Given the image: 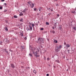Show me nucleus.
Wrapping results in <instances>:
<instances>
[{"instance_id": "obj_1", "label": "nucleus", "mask_w": 76, "mask_h": 76, "mask_svg": "<svg viewBox=\"0 0 76 76\" xmlns=\"http://www.w3.org/2000/svg\"><path fill=\"white\" fill-rule=\"evenodd\" d=\"M28 4H29L30 6L31 7V8H33L34 6V4H32V2L31 1H29V2H28Z\"/></svg>"}, {"instance_id": "obj_2", "label": "nucleus", "mask_w": 76, "mask_h": 76, "mask_svg": "<svg viewBox=\"0 0 76 76\" xmlns=\"http://www.w3.org/2000/svg\"><path fill=\"white\" fill-rule=\"evenodd\" d=\"M38 40L39 41V42L40 43H44V39H42V38H40L39 37V38L38 39Z\"/></svg>"}, {"instance_id": "obj_3", "label": "nucleus", "mask_w": 76, "mask_h": 76, "mask_svg": "<svg viewBox=\"0 0 76 76\" xmlns=\"http://www.w3.org/2000/svg\"><path fill=\"white\" fill-rule=\"evenodd\" d=\"M34 56H36V57H39V55H38V53L37 52V51L35 53H34Z\"/></svg>"}, {"instance_id": "obj_4", "label": "nucleus", "mask_w": 76, "mask_h": 76, "mask_svg": "<svg viewBox=\"0 0 76 76\" xmlns=\"http://www.w3.org/2000/svg\"><path fill=\"white\" fill-rule=\"evenodd\" d=\"M23 32L22 31H21L19 33L20 35V36H21V37H22L23 35Z\"/></svg>"}, {"instance_id": "obj_5", "label": "nucleus", "mask_w": 76, "mask_h": 76, "mask_svg": "<svg viewBox=\"0 0 76 76\" xmlns=\"http://www.w3.org/2000/svg\"><path fill=\"white\" fill-rule=\"evenodd\" d=\"M70 45H69V44H67L65 46L67 48H68L69 47H70Z\"/></svg>"}, {"instance_id": "obj_6", "label": "nucleus", "mask_w": 76, "mask_h": 76, "mask_svg": "<svg viewBox=\"0 0 76 76\" xmlns=\"http://www.w3.org/2000/svg\"><path fill=\"white\" fill-rule=\"evenodd\" d=\"M59 51H60V50H59L58 49V48H56L55 49V52H59Z\"/></svg>"}, {"instance_id": "obj_7", "label": "nucleus", "mask_w": 76, "mask_h": 76, "mask_svg": "<svg viewBox=\"0 0 76 76\" xmlns=\"http://www.w3.org/2000/svg\"><path fill=\"white\" fill-rule=\"evenodd\" d=\"M11 66L12 68H15V66L14 64H11Z\"/></svg>"}, {"instance_id": "obj_8", "label": "nucleus", "mask_w": 76, "mask_h": 76, "mask_svg": "<svg viewBox=\"0 0 76 76\" xmlns=\"http://www.w3.org/2000/svg\"><path fill=\"white\" fill-rule=\"evenodd\" d=\"M29 27L30 28V29L31 30V31H32V27L31 26V23H29Z\"/></svg>"}, {"instance_id": "obj_9", "label": "nucleus", "mask_w": 76, "mask_h": 76, "mask_svg": "<svg viewBox=\"0 0 76 76\" xmlns=\"http://www.w3.org/2000/svg\"><path fill=\"white\" fill-rule=\"evenodd\" d=\"M4 29L6 31H8V29H7V27H5L4 28Z\"/></svg>"}, {"instance_id": "obj_10", "label": "nucleus", "mask_w": 76, "mask_h": 76, "mask_svg": "<svg viewBox=\"0 0 76 76\" xmlns=\"http://www.w3.org/2000/svg\"><path fill=\"white\" fill-rule=\"evenodd\" d=\"M61 48H62V45H60L58 47V49H61Z\"/></svg>"}, {"instance_id": "obj_11", "label": "nucleus", "mask_w": 76, "mask_h": 76, "mask_svg": "<svg viewBox=\"0 0 76 76\" xmlns=\"http://www.w3.org/2000/svg\"><path fill=\"white\" fill-rule=\"evenodd\" d=\"M33 73H35V74H36V73H37V72H36V71L34 69L33 70Z\"/></svg>"}, {"instance_id": "obj_12", "label": "nucleus", "mask_w": 76, "mask_h": 76, "mask_svg": "<svg viewBox=\"0 0 76 76\" xmlns=\"http://www.w3.org/2000/svg\"><path fill=\"white\" fill-rule=\"evenodd\" d=\"M57 26V23H55L54 26L55 27V28H56V27Z\"/></svg>"}, {"instance_id": "obj_13", "label": "nucleus", "mask_w": 76, "mask_h": 76, "mask_svg": "<svg viewBox=\"0 0 76 76\" xmlns=\"http://www.w3.org/2000/svg\"><path fill=\"white\" fill-rule=\"evenodd\" d=\"M31 25H32L33 28H34V26H35V24H34V23H32L31 24Z\"/></svg>"}, {"instance_id": "obj_14", "label": "nucleus", "mask_w": 76, "mask_h": 76, "mask_svg": "<svg viewBox=\"0 0 76 76\" xmlns=\"http://www.w3.org/2000/svg\"><path fill=\"white\" fill-rule=\"evenodd\" d=\"M26 11V9H25L22 12H25Z\"/></svg>"}, {"instance_id": "obj_15", "label": "nucleus", "mask_w": 76, "mask_h": 76, "mask_svg": "<svg viewBox=\"0 0 76 76\" xmlns=\"http://www.w3.org/2000/svg\"><path fill=\"white\" fill-rule=\"evenodd\" d=\"M4 50L5 51V52H6L7 53H8V51H7V50H6V49H5Z\"/></svg>"}, {"instance_id": "obj_16", "label": "nucleus", "mask_w": 76, "mask_h": 76, "mask_svg": "<svg viewBox=\"0 0 76 76\" xmlns=\"http://www.w3.org/2000/svg\"><path fill=\"white\" fill-rule=\"evenodd\" d=\"M41 9H42V7H40L39 8V11H41Z\"/></svg>"}, {"instance_id": "obj_17", "label": "nucleus", "mask_w": 76, "mask_h": 76, "mask_svg": "<svg viewBox=\"0 0 76 76\" xmlns=\"http://www.w3.org/2000/svg\"><path fill=\"white\" fill-rule=\"evenodd\" d=\"M14 18H18V17L16 15H14Z\"/></svg>"}, {"instance_id": "obj_18", "label": "nucleus", "mask_w": 76, "mask_h": 76, "mask_svg": "<svg viewBox=\"0 0 76 76\" xmlns=\"http://www.w3.org/2000/svg\"><path fill=\"white\" fill-rule=\"evenodd\" d=\"M46 24L47 25H49V23H48V22H46Z\"/></svg>"}, {"instance_id": "obj_19", "label": "nucleus", "mask_w": 76, "mask_h": 76, "mask_svg": "<svg viewBox=\"0 0 76 76\" xmlns=\"http://www.w3.org/2000/svg\"><path fill=\"white\" fill-rule=\"evenodd\" d=\"M29 56H30L31 57H32V54H31V53H29Z\"/></svg>"}, {"instance_id": "obj_20", "label": "nucleus", "mask_w": 76, "mask_h": 76, "mask_svg": "<svg viewBox=\"0 0 76 76\" xmlns=\"http://www.w3.org/2000/svg\"><path fill=\"white\" fill-rule=\"evenodd\" d=\"M73 29L75 30V31H76V27H74L73 28Z\"/></svg>"}, {"instance_id": "obj_21", "label": "nucleus", "mask_w": 76, "mask_h": 76, "mask_svg": "<svg viewBox=\"0 0 76 76\" xmlns=\"http://www.w3.org/2000/svg\"><path fill=\"white\" fill-rule=\"evenodd\" d=\"M54 42L55 43H57V41L56 40H55L54 41Z\"/></svg>"}, {"instance_id": "obj_22", "label": "nucleus", "mask_w": 76, "mask_h": 76, "mask_svg": "<svg viewBox=\"0 0 76 76\" xmlns=\"http://www.w3.org/2000/svg\"><path fill=\"white\" fill-rule=\"evenodd\" d=\"M52 33L53 34H55V31H54V30L52 31Z\"/></svg>"}, {"instance_id": "obj_23", "label": "nucleus", "mask_w": 76, "mask_h": 76, "mask_svg": "<svg viewBox=\"0 0 76 76\" xmlns=\"http://www.w3.org/2000/svg\"><path fill=\"white\" fill-rule=\"evenodd\" d=\"M23 13H21L19 14L20 16H23Z\"/></svg>"}, {"instance_id": "obj_24", "label": "nucleus", "mask_w": 76, "mask_h": 76, "mask_svg": "<svg viewBox=\"0 0 76 76\" xmlns=\"http://www.w3.org/2000/svg\"><path fill=\"white\" fill-rule=\"evenodd\" d=\"M27 31H29V30H30V29L29 28H27Z\"/></svg>"}, {"instance_id": "obj_25", "label": "nucleus", "mask_w": 76, "mask_h": 76, "mask_svg": "<svg viewBox=\"0 0 76 76\" xmlns=\"http://www.w3.org/2000/svg\"><path fill=\"white\" fill-rule=\"evenodd\" d=\"M40 30H41V31H43V30H44V28H41Z\"/></svg>"}, {"instance_id": "obj_26", "label": "nucleus", "mask_w": 76, "mask_h": 76, "mask_svg": "<svg viewBox=\"0 0 76 76\" xmlns=\"http://www.w3.org/2000/svg\"><path fill=\"white\" fill-rule=\"evenodd\" d=\"M51 15V13H49L48 14V16H50Z\"/></svg>"}, {"instance_id": "obj_27", "label": "nucleus", "mask_w": 76, "mask_h": 76, "mask_svg": "<svg viewBox=\"0 0 76 76\" xmlns=\"http://www.w3.org/2000/svg\"><path fill=\"white\" fill-rule=\"evenodd\" d=\"M2 9H3V7H0V9L1 10Z\"/></svg>"}, {"instance_id": "obj_28", "label": "nucleus", "mask_w": 76, "mask_h": 76, "mask_svg": "<svg viewBox=\"0 0 76 76\" xmlns=\"http://www.w3.org/2000/svg\"><path fill=\"white\" fill-rule=\"evenodd\" d=\"M64 45H67V44H66V43L65 42H64Z\"/></svg>"}, {"instance_id": "obj_29", "label": "nucleus", "mask_w": 76, "mask_h": 76, "mask_svg": "<svg viewBox=\"0 0 76 76\" xmlns=\"http://www.w3.org/2000/svg\"><path fill=\"white\" fill-rule=\"evenodd\" d=\"M47 60H50V58H47Z\"/></svg>"}, {"instance_id": "obj_30", "label": "nucleus", "mask_w": 76, "mask_h": 76, "mask_svg": "<svg viewBox=\"0 0 76 76\" xmlns=\"http://www.w3.org/2000/svg\"><path fill=\"white\" fill-rule=\"evenodd\" d=\"M48 10H50V8H47Z\"/></svg>"}, {"instance_id": "obj_31", "label": "nucleus", "mask_w": 76, "mask_h": 76, "mask_svg": "<svg viewBox=\"0 0 76 76\" xmlns=\"http://www.w3.org/2000/svg\"><path fill=\"white\" fill-rule=\"evenodd\" d=\"M34 10L35 11V10H37V8H34Z\"/></svg>"}, {"instance_id": "obj_32", "label": "nucleus", "mask_w": 76, "mask_h": 76, "mask_svg": "<svg viewBox=\"0 0 76 76\" xmlns=\"http://www.w3.org/2000/svg\"><path fill=\"white\" fill-rule=\"evenodd\" d=\"M27 39V38L26 37H25L24 38V39H25L26 40Z\"/></svg>"}, {"instance_id": "obj_33", "label": "nucleus", "mask_w": 76, "mask_h": 76, "mask_svg": "<svg viewBox=\"0 0 76 76\" xmlns=\"http://www.w3.org/2000/svg\"><path fill=\"white\" fill-rule=\"evenodd\" d=\"M4 5H5V6H6V5H7V4H6V3H5L4 4Z\"/></svg>"}, {"instance_id": "obj_34", "label": "nucleus", "mask_w": 76, "mask_h": 76, "mask_svg": "<svg viewBox=\"0 0 76 76\" xmlns=\"http://www.w3.org/2000/svg\"><path fill=\"white\" fill-rule=\"evenodd\" d=\"M0 44L1 45V44H2L1 42V41H0Z\"/></svg>"}, {"instance_id": "obj_35", "label": "nucleus", "mask_w": 76, "mask_h": 76, "mask_svg": "<svg viewBox=\"0 0 76 76\" xmlns=\"http://www.w3.org/2000/svg\"><path fill=\"white\" fill-rule=\"evenodd\" d=\"M9 51H10L12 52V50H11V49H10V50H9Z\"/></svg>"}, {"instance_id": "obj_36", "label": "nucleus", "mask_w": 76, "mask_h": 76, "mask_svg": "<svg viewBox=\"0 0 76 76\" xmlns=\"http://www.w3.org/2000/svg\"><path fill=\"white\" fill-rule=\"evenodd\" d=\"M21 48H22V49H24V48H23V47L22 46L21 47Z\"/></svg>"}, {"instance_id": "obj_37", "label": "nucleus", "mask_w": 76, "mask_h": 76, "mask_svg": "<svg viewBox=\"0 0 76 76\" xmlns=\"http://www.w3.org/2000/svg\"><path fill=\"white\" fill-rule=\"evenodd\" d=\"M57 16L58 17H59V15H58V14H57Z\"/></svg>"}, {"instance_id": "obj_38", "label": "nucleus", "mask_w": 76, "mask_h": 76, "mask_svg": "<svg viewBox=\"0 0 76 76\" xmlns=\"http://www.w3.org/2000/svg\"><path fill=\"white\" fill-rule=\"evenodd\" d=\"M20 21H21V22L22 21H23V19H21V20H20Z\"/></svg>"}, {"instance_id": "obj_39", "label": "nucleus", "mask_w": 76, "mask_h": 76, "mask_svg": "<svg viewBox=\"0 0 76 76\" xmlns=\"http://www.w3.org/2000/svg\"><path fill=\"white\" fill-rule=\"evenodd\" d=\"M46 76H49V74H47L46 75Z\"/></svg>"}, {"instance_id": "obj_40", "label": "nucleus", "mask_w": 76, "mask_h": 76, "mask_svg": "<svg viewBox=\"0 0 76 76\" xmlns=\"http://www.w3.org/2000/svg\"><path fill=\"white\" fill-rule=\"evenodd\" d=\"M4 12H7V10H5L4 11Z\"/></svg>"}, {"instance_id": "obj_41", "label": "nucleus", "mask_w": 76, "mask_h": 76, "mask_svg": "<svg viewBox=\"0 0 76 76\" xmlns=\"http://www.w3.org/2000/svg\"><path fill=\"white\" fill-rule=\"evenodd\" d=\"M52 28L53 29H54V27H53Z\"/></svg>"}, {"instance_id": "obj_42", "label": "nucleus", "mask_w": 76, "mask_h": 76, "mask_svg": "<svg viewBox=\"0 0 76 76\" xmlns=\"http://www.w3.org/2000/svg\"><path fill=\"white\" fill-rule=\"evenodd\" d=\"M2 1H4V0H1Z\"/></svg>"}, {"instance_id": "obj_43", "label": "nucleus", "mask_w": 76, "mask_h": 76, "mask_svg": "<svg viewBox=\"0 0 76 76\" xmlns=\"http://www.w3.org/2000/svg\"><path fill=\"white\" fill-rule=\"evenodd\" d=\"M51 12H53V10H51Z\"/></svg>"}, {"instance_id": "obj_44", "label": "nucleus", "mask_w": 76, "mask_h": 76, "mask_svg": "<svg viewBox=\"0 0 76 76\" xmlns=\"http://www.w3.org/2000/svg\"><path fill=\"white\" fill-rule=\"evenodd\" d=\"M47 40H48V41H49V39H47Z\"/></svg>"}, {"instance_id": "obj_45", "label": "nucleus", "mask_w": 76, "mask_h": 76, "mask_svg": "<svg viewBox=\"0 0 76 76\" xmlns=\"http://www.w3.org/2000/svg\"><path fill=\"white\" fill-rule=\"evenodd\" d=\"M72 13H74V12H73V11H72Z\"/></svg>"}, {"instance_id": "obj_46", "label": "nucleus", "mask_w": 76, "mask_h": 76, "mask_svg": "<svg viewBox=\"0 0 76 76\" xmlns=\"http://www.w3.org/2000/svg\"><path fill=\"white\" fill-rule=\"evenodd\" d=\"M22 68H23V67H23V66H22Z\"/></svg>"}, {"instance_id": "obj_47", "label": "nucleus", "mask_w": 76, "mask_h": 76, "mask_svg": "<svg viewBox=\"0 0 76 76\" xmlns=\"http://www.w3.org/2000/svg\"><path fill=\"white\" fill-rule=\"evenodd\" d=\"M44 59L45 60V59H46V58H45Z\"/></svg>"}, {"instance_id": "obj_48", "label": "nucleus", "mask_w": 76, "mask_h": 76, "mask_svg": "<svg viewBox=\"0 0 76 76\" xmlns=\"http://www.w3.org/2000/svg\"><path fill=\"white\" fill-rule=\"evenodd\" d=\"M51 32H52V31H50V32H51Z\"/></svg>"}, {"instance_id": "obj_49", "label": "nucleus", "mask_w": 76, "mask_h": 76, "mask_svg": "<svg viewBox=\"0 0 76 76\" xmlns=\"http://www.w3.org/2000/svg\"><path fill=\"white\" fill-rule=\"evenodd\" d=\"M59 61H58V63H59Z\"/></svg>"}, {"instance_id": "obj_50", "label": "nucleus", "mask_w": 76, "mask_h": 76, "mask_svg": "<svg viewBox=\"0 0 76 76\" xmlns=\"http://www.w3.org/2000/svg\"><path fill=\"white\" fill-rule=\"evenodd\" d=\"M75 10H76V8H75Z\"/></svg>"}, {"instance_id": "obj_51", "label": "nucleus", "mask_w": 76, "mask_h": 76, "mask_svg": "<svg viewBox=\"0 0 76 76\" xmlns=\"http://www.w3.org/2000/svg\"><path fill=\"white\" fill-rule=\"evenodd\" d=\"M75 41H76V40H75Z\"/></svg>"}]
</instances>
